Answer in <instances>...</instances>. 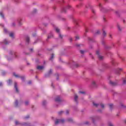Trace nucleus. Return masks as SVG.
Wrapping results in <instances>:
<instances>
[{"instance_id":"3","label":"nucleus","mask_w":126,"mask_h":126,"mask_svg":"<svg viewBox=\"0 0 126 126\" xmlns=\"http://www.w3.org/2000/svg\"><path fill=\"white\" fill-rule=\"evenodd\" d=\"M53 26L54 27V30H55L56 32L58 33L59 37H60V39H63V36L61 34V30H60V29L59 28L56 27V25H53Z\"/></svg>"},{"instance_id":"48","label":"nucleus","mask_w":126,"mask_h":126,"mask_svg":"<svg viewBox=\"0 0 126 126\" xmlns=\"http://www.w3.org/2000/svg\"><path fill=\"white\" fill-rule=\"evenodd\" d=\"M81 5H82V3H80V5H77V7L79 8V7H80V6H81Z\"/></svg>"},{"instance_id":"27","label":"nucleus","mask_w":126,"mask_h":126,"mask_svg":"<svg viewBox=\"0 0 126 126\" xmlns=\"http://www.w3.org/2000/svg\"><path fill=\"white\" fill-rule=\"evenodd\" d=\"M73 22L75 25H78V21L77 19H74Z\"/></svg>"},{"instance_id":"60","label":"nucleus","mask_w":126,"mask_h":126,"mask_svg":"<svg viewBox=\"0 0 126 126\" xmlns=\"http://www.w3.org/2000/svg\"><path fill=\"white\" fill-rule=\"evenodd\" d=\"M59 61H60V62H61V63H63V60H62V58H60V59H59Z\"/></svg>"},{"instance_id":"28","label":"nucleus","mask_w":126,"mask_h":126,"mask_svg":"<svg viewBox=\"0 0 126 126\" xmlns=\"http://www.w3.org/2000/svg\"><path fill=\"white\" fill-rule=\"evenodd\" d=\"M102 44L103 45V46H105V49H109V47L105 45V41L102 40Z\"/></svg>"},{"instance_id":"50","label":"nucleus","mask_w":126,"mask_h":126,"mask_svg":"<svg viewBox=\"0 0 126 126\" xmlns=\"http://www.w3.org/2000/svg\"><path fill=\"white\" fill-rule=\"evenodd\" d=\"M75 40H79V36H76Z\"/></svg>"},{"instance_id":"54","label":"nucleus","mask_w":126,"mask_h":126,"mask_svg":"<svg viewBox=\"0 0 126 126\" xmlns=\"http://www.w3.org/2000/svg\"><path fill=\"white\" fill-rule=\"evenodd\" d=\"M85 125H89V122L86 121V122L85 123Z\"/></svg>"},{"instance_id":"8","label":"nucleus","mask_w":126,"mask_h":126,"mask_svg":"<svg viewBox=\"0 0 126 126\" xmlns=\"http://www.w3.org/2000/svg\"><path fill=\"white\" fill-rule=\"evenodd\" d=\"M98 5L99 6L100 10V11H101V12H107V11H108V10H109L103 7L102 6V4H101V3H99Z\"/></svg>"},{"instance_id":"42","label":"nucleus","mask_w":126,"mask_h":126,"mask_svg":"<svg viewBox=\"0 0 126 126\" xmlns=\"http://www.w3.org/2000/svg\"><path fill=\"white\" fill-rule=\"evenodd\" d=\"M63 114V111H61L58 112V114L60 115H61Z\"/></svg>"},{"instance_id":"47","label":"nucleus","mask_w":126,"mask_h":126,"mask_svg":"<svg viewBox=\"0 0 126 126\" xmlns=\"http://www.w3.org/2000/svg\"><path fill=\"white\" fill-rule=\"evenodd\" d=\"M80 52L81 54H84V53H85V51H84L83 50H80Z\"/></svg>"},{"instance_id":"31","label":"nucleus","mask_w":126,"mask_h":126,"mask_svg":"<svg viewBox=\"0 0 126 126\" xmlns=\"http://www.w3.org/2000/svg\"><path fill=\"white\" fill-rule=\"evenodd\" d=\"M92 85L94 87H96L97 86V85L96 84V82H95L94 81H93Z\"/></svg>"},{"instance_id":"16","label":"nucleus","mask_w":126,"mask_h":126,"mask_svg":"<svg viewBox=\"0 0 126 126\" xmlns=\"http://www.w3.org/2000/svg\"><path fill=\"white\" fill-rule=\"evenodd\" d=\"M14 88L15 92H16V93H19V90L18 89V87H17V83L16 82L14 83Z\"/></svg>"},{"instance_id":"9","label":"nucleus","mask_w":126,"mask_h":126,"mask_svg":"<svg viewBox=\"0 0 126 126\" xmlns=\"http://www.w3.org/2000/svg\"><path fill=\"white\" fill-rule=\"evenodd\" d=\"M64 120L63 119H56L55 122V125H58V124H63Z\"/></svg>"},{"instance_id":"23","label":"nucleus","mask_w":126,"mask_h":126,"mask_svg":"<svg viewBox=\"0 0 126 126\" xmlns=\"http://www.w3.org/2000/svg\"><path fill=\"white\" fill-rule=\"evenodd\" d=\"M26 44H29L30 42V38L29 36H27L26 37Z\"/></svg>"},{"instance_id":"46","label":"nucleus","mask_w":126,"mask_h":126,"mask_svg":"<svg viewBox=\"0 0 126 126\" xmlns=\"http://www.w3.org/2000/svg\"><path fill=\"white\" fill-rule=\"evenodd\" d=\"M29 118H30L29 115H27V116H26V117H25V119L26 120H28V119H29Z\"/></svg>"},{"instance_id":"1","label":"nucleus","mask_w":126,"mask_h":126,"mask_svg":"<svg viewBox=\"0 0 126 126\" xmlns=\"http://www.w3.org/2000/svg\"><path fill=\"white\" fill-rule=\"evenodd\" d=\"M60 3L62 5V8L61 10V12L63 13H65L66 12V10L69 9L70 8V5L67 4V3H64V0H62L59 1Z\"/></svg>"},{"instance_id":"56","label":"nucleus","mask_w":126,"mask_h":126,"mask_svg":"<svg viewBox=\"0 0 126 126\" xmlns=\"http://www.w3.org/2000/svg\"><path fill=\"white\" fill-rule=\"evenodd\" d=\"M69 41H70V42H72V37H70L69 38Z\"/></svg>"},{"instance_id":"10","label":"nucleus","mask_w":126,"mask_h":126,"mask_svg":"<svg viewBox=\"0 0 126 126\" xmlns=\"http://www.w3.org/2000/svg\"><path fill=\"white\" fill-rule=\"evenodd\" d=\"M96 55H97V56H98V58L99 60H100V61H102V60H103V59H104V57L101 56L99 50H97L96 51Z\"/></svg>"},{"instance_id":"4","label":"nucleus","mask_w":126,"mask_h":126,"mask_svg":"<svg viewBox=\"0 0 126 126\" xmlns=\"http://www.w3.org/2000/svg\"><path fill=\"white\" fill-rule=\"evenodd\" d=\"M16 126H19V125H22V126H32V124L31 123H24L22 124H20L18 121H15Z\"/></svg>"},{"instance_id":"32","label":"nucleus","mask_w":126,"mask_h":126,"mask_svg":"<svg viewBox=\"0 0 126 126\" xmlns=\"http://www.w3.org/2000/svg\"><path fill=\"white\" fill-rule=\"evenodd\" d=\"M11 83H12V81H11V80H8V81L7 82L8 85L10 86V85H11Z\"/></svg>"},{"instance_id":"17","label":"nucleus","mask_w":126,"mask_h":126,"mask_svg":"<svg viewBox=\"0 0 126 126\" xmlns=\"http://www.w3.org/2000/svg\"><path fill=\"white\" fill-rule=\"evenodd\" d=\"M53 73V70L50 69V70L48 71L47 73L45 75V77H49L50 75H51Z\"/></svg>"},{"instance_id":"25","label":"nucleus","mask_w":126,"mask_h":126,"mask_svg":"<svg viewBox=\"0 0 126 126\" xmlns=\"http://www.w3.org/2000/svg\"><path fill=\"white\" fill-rule=\"evenodd\" d=\"M21 21H22V20L21 19H19L18 20V25L20 26H21V25H22V22H21Z\"/></svg>"},{"instance_id":"18","label":"nucleus","mask_w":126,"mask_h":126,"mask_svg":"<svg viewBox=\"0 0 126 126\" xmlns=\"http://www.w3.org/2000/svg\"><path fill=\"white\" fill-rule=\"evenodd\" d=\"M93 121V122L95 123V120H99L100 117L99 116H94L91 118Z\"/></svg>"},{"instance_id":"7","label":"nucleus","mask_w":126,"mask_h":126,"mask_svg":"<svg viewBox=\"0 0 126 126\" xmlns=\"http://www.w3.org/2000/svg\"><path fill=\"white\" fill-rule=\"evenodd\" d=\"M93 104L94 105V107H99V106H100V107H101V108H102V109H103V108L105 107V105H104V104H102V103H95L94 102H93Z\"/></svg>"},{"instance_id":"57","label":"nucleus","mask_w":126,"mask_h":126,"mask_svg":"<svg viewBox=\"0 0 126 126\" xmlns=\"http://www.w3.org/2000/svg\"><path fill=\"white\" fill-rule=\"evenodd\" d=\"M23 54H24V55H29V54H28L25 52H23Z\"/></svg>"},{"instance_id":"15","label":"nucleus","mask_w":126,"mask_h":126,"mask_svg":"<svg viewBox=\"0 0 126 126\" xmlns=\"http://www.w3.org/2000/svg\"><path fill=\"white\" fill-rule=\"evenodd\" d=\"M44 68H45V66H44L38 65L36 66L37 70L39 71H42L44 69Z\"/></svg>"},{"instance_id":"55","label":"nucleus","mask_w":126,"mask_h":126,"mask_svg":"<svg viewBox=\"0 0 126 126\" xmlns=\"http://www.w3.org/2000/svg\"><path fill=\"white\" fill-rule=\"evenodd\" d=\"M68 113H69V111L68 110H66L65 112L66 115H68Z\"/></svg>"},{"instance_id":"61","label":"nucleus","mask_w":126,"mask_h":126,"mask_svg":"<svg viewBox=\"0 0 126 126\" xmlns=\"http://www.w3.org/2000/svg\"><path fill=\"white\" fill-rule=\"evenodd\" d=\"M30 52H33V48H31L30 49Z\"/></svg>"},{"instance_id":"34","label":"nucleus","mask_w":126,"mask_h":126,"mask_svg":"<svg viewBox=\"0 0 126 126\" xmlns=\"http://www.w3.org/2000/svg\"><path fill=\"white\" fill-rule=\"evenodd\" d=\"M123 80V84H126V78H123L122 79Z\"/></svg>"},{"instance_id":"13","label":"nucleus","mask_w":126,"mask_h":126,"mask_svg":"<svg viewBox=\"0 0 126 126\" xmlns=\"http://www.w3.org/2000/svg\"><path fill=\"white\" fill-rule=\"evenodd\" d=\"M87 8H92V12L94 14H96V11H95V9H94V8H92V6L89 3L88 4V6H86Z\"/></svg>"},{"instance_id":"33","label":"nucleus","mask_w":126,"mask_h":126,"mask_svg":"<svg viewBox=\"0 0 126 126\" xmlns=\"http://www.w3.org/2000/svg\"><path fill=\"white\" fill-rule=\"evenodd\" d=\"M15 107H16V108H17V107H18V101L17 100H15Z\"/></svg>"},{"instance_id":"6","label":"nucleus","mask_w":126,"mask_h":126,"mask_svg":"<svg viewBox=\"0 0 126 126\" xmlns=\"http://www.w3.org/2000/svg\"><path fill=\"white\" fill-rule=\"evenodd\" d=\"M4 33H6V34H9V36L11 37L12 38V39L14 38V33H13V32H9V31H8L6 29H4Z\"/></svg>"},{"instance_id":"39","label":"nucleus","mask_w":126,"mask_h":126,"mask_svg":"<svg viewBox=\"0 0 126 126\" xmlns=\"http://www.w3.org/2000/svg\"><path fill=\"white\" fill-rule=\"evenodd\" d=\"M67 121L68 122H70V123H72V122H73V120H72V118H68Z\"/></svg>"},{"instance_id":"62","label":"nucleus","mask_w":126,"mask_h":126,"mask_svg":"<svg viewBox=\"0 0 126 126\" xmlns=\"http://www.w3.org/2000/svg\"><path fill=\"white\" fill-rule=\"evenodd\" d=\"M2 75H5V72H2Z\"/></svg>"},{"instance_id":"44","label":"nucleus","mask_w":126,"mask_h":126,"mask_svg":"<svg viewBox=\"0 0 126 126\" xmlns=\"http://www.w3.org/2000/svg\"><path fill=\"white\" fill-rule=\"evenodd\" d=\"M32 12H33V14H35V13H36V12H37V9H33Z\"/></svg>"},{"instance_id":"22","label":"nucleus","mask_w":126,"mask_h":126,"mask_svg":"<svg viewBox=\"0 0 126 126\" xmlns=\"http://www.w3.org/2000/svg\"><path fill=\"white\" fill-rule=\"evenodd\" d=\"M103 66L105 68H109V67H110V64H108L107 63H104L103 64Z\"/></svg>"},{"instance_id":"51","label":"nucleus","mask_w":126,"mask_h":126,"mask_svg":"<svg viewBox=\"0 0 126 126\" xmlns=\"http://www.w3.org/2000/svg\"><path fill=\"white\" fill-rule=\"evenodd\" d=\"M79 93H80L81 94H85V93L83 91H80Z\"/></svg>"},{"instance_id":"38","label":"nucleus","mask_w":126,"mask_h":126,"mask_svg":"<svg viewBox=\"0 0 126 126\" xmlns=\"http://www.w3.org/2000/svg\"><path fill=\"white\" fill-rule=\"evenodd\" d=\"M42 105L43 106H46V105H47V101L43 100L42 102Z\"/></svg>"},{"instance_id":"21","label":"nucleus","mask_w":126,"mask_h":126,"mask_svg":"<svg viewBox=\"0 0 126 126\" xmlns=\"http://www.w3.org/2000/svg\"><path fill=\"white\" fill-rule=\"evenodd\" d=\"M53 37H54V35L53 34V32H50V33L49 34L46 40L48 41V39H51V38H53Z\"/></svg>"},{"instance_id":"2","label":"nucleus","mask_w":126,"mask_h":126,"mask_svg":"<svg viewBox=\"0 0 126 126\" xmlns=\"http://www.w3.org/2000/svg\"><path fill=\"white\" fill-rule=\"evenodd\" d=\"M9 54L11 56L10 58H9L8 56H6L7 60L8 61H10V60H12L13 59H18L19 58L18 55H17V53L15 51H10Z\"/></svg>"},{"instance_id":"41","label":"nucleus","mask_w":126,"mask_h":126,"mask_svg":"<svg viewBox=\"0 0 126 126\" xmlns=\"http://www.w3.org/2000/svg\"><path fill=\"white\" fill-rule=\"evenodd\" d=\"M102 31H103V33L102 34L103 35V36L105 37V36H106V32L104 30V29H102Z\"/></svg>"},{"instance_id":"30","label":"nucleus","mask_w":126,"mask_h":126,"mask_svg":"<svg viewBox=\"0 0 126 126\" xmlns=\"http://www.w3.org/2000/svg\"><path fill=\"white\" fill-rule=\"evenodd\" d=\"M54 57H55V54H52L51 56L50 57V58L49 59L50 61H53Z\"/></svg>"},{"instance_id":"26","label":"nucleus","mask_w":126,"mask_h":126,"mask_svg":"<svg viewBox=\"0 0 126 126\" xmlns=\"http://www.w3.org/2000/svg\"><path fill=\"white\" fill-rule=\"evenodd\" d=\"M109 106L110 110H111V111H112V110H113V109L114 108V105L112 103H110L109 104Z\"/></svg>"},{"instance_id":"37","label":"nucleus","mask_w":126,"mask_h":126,"mask_svg":"<svg viewBox=\"0 0 126 126\" xmlns=\"http://www.w3.org/2000/svg\"><path fill=\"white\" fill-rule=\"evenodd\" d=\"M0 15L1 16L2 18H3V19H4V15H3V13H2V12H0Z\"/></svg>"},{"instance_id":"64","label":"nucleus","mask_w":126,"mask_h":126,"mask_svg":"<svg viewBox=\"0 0 126 126\" xmlns=\"http://www.w3.org/2000/svg\"><path fill=\"white\" fill-rule=\"evenodd\" d=\"M88 32V29L87 28H86V33H87Z\"/></svg>"},{"instance_id":"52","label":"nucleus","mask_w":126,"mask_h":126,"mask_svg":"<svg viewBox=\"0 0 126 126\" xmlns=\"http://www.w3.org/2000/svg\"><path fill=\"white\" fill-rule=\"evenodd\" d=\"M120 59H121L122 61L124 62L125 61V59L121 56H120Z\"/></svg>"},{"instance_id":"59","label":"nucleus","mask_w":126,"mask_h":126,"mask_svg":"<svg viewBox=\"0 0 126 126\" xmlns=\"http://www.w3.org/2000/svg\"><path fill=\"white\" fill-rule=\"evenodd\" d=\"M31 83H32V82H31V81H29L28 83V84H31Z\"/></svg>"},{"instance_id":"29","label":"nucleus","mask_w":126,"mask_h":126,"mask_svg":"<svg viewBox=\"0 0 126 126\" xmlns=\"http://www.w3.org/2000/svg\"><path fill=\"white\" fill-rule=\"evenodd\" d=\"M88 40H89V41L90 42H95V40H94V39L91 38H90V37H89L88 38Z\"/></svg>"},{"instance_id":"20","label":"nucleus","mask_w":126,"mask_h":126,"mask_svg":"<svg viewBox=\"0 0 126 126\" xmlns=\"http://www.w3.org/2000/svg\"><path fill=\"white\" fill-rule=\"evenodd\" d=\"M111 63L112 64V65H113L114 66H116V65H117V63L116 62V61H115V60H114V59H111Z\"/></svg>"},{"instance_id":"58","label":"nucleus","mask_w":126,"mask_h":126,"mask_svg":"<svg viewBox=\"0 0 126 126\" xmlns=\"http://www.w3.org/2000/svg\"><path fill=\"white\" fill-rule=\"evenodd\" d=\"M12 26H13V27H14L15 26V23H12Z\"/></svg>"},{"instance_id":"43","label":"nucleus","mask_w":126,"mask_h":126,"mask_svg":"<svg viewBox=\"0 0 126 126\" xmlns=\"http://www.w3.org/2000/svg\"><path fill=\"white\" fill-rule=\"evenodd\" d=\"M25 104L26 106H28V105H29V101H25Z\"/></svg>"},{"instance_id":"36","label":"nucleus","mask_w":126,"mask_h":126,"mask_svg":"<svg viewBox=\"0 0 126 126\" xmlns=\"http://www.w3.org/2000/svg\"><path fill=\"white\" fill-rule=\"evenodd\" d=\"M117 28L119 31H122V28H121V26H120V25L119 24L117 25Z\"/></svg>"},{"instance_id":"40","label":"nucleus","mask_w":126,"mask_h":126,"mask_svg":"<svg viewBox=\"0 0 126 126\" xmlns=\"http://www.w3.org/2000/svg\"><path fill=\"white\" fill-rule=\"evenodd\" d=\"M40 40H41L40 39V37L38 38L37 40H35L34 42H33V45H35V44H36L37 43V42H38V41H40Z\"/></svg>"},{"instance_id":"53","label":"nucleus","mask_w":126,"mask_h":126,"mask_svg":"<svg viewBox=\"0 0 126 126\" xmlns=\"http://www.w3.org/2000/svg\"><path fill=\"white\" fill-rule=\"evenodd\" d=\"M108 126H114V125H113V124L112 123H109Z\"/></svg>"},{"instance_id":"12","label":"nucleus","mask_w":126,"mask_h":126,"mask_svg":"<svg viewBox=\"0 0 126 126\" xmlns=\"http://www.w3.org/2000/svg\"><path fill=\"white\" fill-rule=\"evenodd\" d=\"M123 71V68H118L116 69L114 71L115 73L117 74L118 75H120L121 74V71Z\"/></svg>"},{"instance_id":"35","label":"nucleus","mask_w":126,"mask_h":126,"mask_svg":"<svg viewBox=\"0 0 126 126\" xmlns=\"http://www.w3.org/2000/svg\"><path fill=\"white\" fill-rule=\"evenodd\" d=\"M99 34H100V30H98L95 32L94 35H99Z\"/></svg>"},{"instance_id":"49","label":"nucleus","mask_w":126,"mask_h":126,"mask_svg":"<svg viewBox=\"0 0 126 126\" xmlns=\"http://www.w3.org/2000/svg\"><path fill=\"white\" fill-rule=\"evenodd\" d=\"M74 65H75V66H76V67H78V64H77L76 63H74Z\"/></svg>"},{"instance_id":"24","label":"nucleus","mask_w":126,"mask_h":126,"mask_svg":"<svg viewBox=\"0 0 126 126\" xmlns=\"http://www.w3.org/2000/svg\"><path fill=\"white\" fill-rule=\"evenodd\" d=\"M77 99H78V96L76 94H75L74 95V101L76 102V103L77 104L78 102L77 101Z\"/></svg>"},{"instance_id":"19","label":"nucleus","mask_w":126,"mask_h":126,"mask_svg":"<svg viewBox=\"0 0 126 126\" xmlns=\"http://www.w3.org/2000/svg\"><path fill=\"white\" fill-rule=\"evenodd\" d=\"M3 44H5V45H8V44H10V43H11V41H8L7 39H5L3 41Z\"/></svg>"},{"instance_id":"11","label":"nucleus","mask_w":126,"mask_h":126,"mask_svg":"<svg viewBox=\"0 0 126 126\" xmlns=\"http://www.w3.org/2000/svg\"><path fill=\"white\" fill-rule=\"evenodd\" d=\"M119 83V80H116L115 82H112V81H109V84L112 85V86H116Z\"/></svg>"},{"instance_id":"63","label":"nucleus","mask_w":126,"mask_h":126,"mask_svg":"<svg viewBox=\"0 0 126 126\" xmlns=\"http://www.w3.org/2000/svg\"><path fill=\"white\" fill-rule=\"evenodd\" d=\"M103 21L104 22H106V17H103Z\"/></svg>"},{"instance_id":"5","label":"nucleus","mask_w":126,"mask_h":126,"mask_svg":"<svg viewBox=\"0 0 126 126\" xmlns=\"http://www.w3.org/2000/svg\"><path fill=\"white\" fill-rule=\"evenodd\" d=\"M13 75L16 77V78H20L21 79L22 81H24L25 79V76H20L19 74H16L15 72L13 73Z\"/></svg>"},{"instance_id":"45","label":"nucleus","mask_w":126,"mask_h":126,"mask_svg":"<svg viewBox=\"0 0 126 126\" xmlns=\"http://www.w3.org/2000/svg\"><path fill=\"white\" fill-rule=\"evenodd\" d=\"M120 106H121V107L122 108H126V106H125L124 105V104H123V103H121V104H120Z\"/></svg>"},{"instance_id":"14","label":"nucleus","mask_w":126,"mask_h":126,"mask_svg":"<svg viewBox=\"0 0 126 126\" xmlns=\"http://www.w3.org/2000/svg\"><path fill=\"white\" fill-rule=\"evenodd\" d=\"M55 100V101L57 103H61L62 101V98H61V96L60 95L57 96Z\"/></svg>"}]
</instances>
